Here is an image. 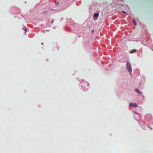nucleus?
I'll use <instances>...</instances> for the list:
<instances>
[{
  "label": "nucleus",
  "mask_w": 153,
  "mask_h": 153,
  "mask_svg": "<svg viewBox=\"0 0 153 153\" xmlns=\"http://www.w3.org/2000/svg\"><path fill=\"white\" fill-rule=\"evenodd\" d=\"M92 32L93 33L94 32V30H92Z\"/></svg>",
  "instance_id": "0eeeda50"
},
{
  "label": "nucleus",
  "mask_w": 153,
  "mask_h": 153,
  "mask_svg": "<svg viewBox=\"0 0 153 153\" xmlns=\"http://www.w3.org/2000/svg\"><path fill=\"white\" fill-rule=\"evenodd\" d=\"M133 22L134 23V25H136V21L134 19L133 20Z\"/></svg>",
  "instance_id": "39448f33"
},
{
  "label": "nucleus",
  "mask_w": 153,
  "mask_h": 153,
  "mask_svg": "<svg viewBox=\"0 0 153 153\" xmlns=\"http://www.w3.org/2000/svg\"><path fill=\"white\" fill-rule=\"evenodd\" d=\"M25 30L26 31H27L26 30V29Z\"/></svg>",
  "instance_id": "f8f14e48"
},
{
  "label": "nucleus",
  "mask_w": 153,
  "mask_h": 153,
  "mask_svg": "<svg viewBox=\"0 0 153 153\" xmlns=\"http://www.w3.org/2000/svg\"><path fill=\"white\" fill-rule=\"evenodd\" d=\"M126 68L127 70L130 73L131 75V74L132 71V69L130 65V63L129 61H127L126 64Z\"/></svg>",
  "instance_id": "f257e3e1"
},
{
  "label": "nucleus",
  "mask_w": 153,
  "mask_h": 153,
  "mask_svg": "<svg viewBox=\"0 0 153 153\" xmlns=\"http://www.w3.org/2000/svg\"><path fill=\"white\" fill-rule=\"evenodd\" d=\"M99 15V14L98 13H95L93 16V17L94 18H97Z\"/></svg>",
  "instance_id": "7ed1b4c3"
},
{
  "label": "nucleus",
  "mask_w": 153,
  "mask_h": 153,
  "mask_svg": "<svg viewBox=\"0 0 153 153\" xmlns=\"http://www.w3.org/2000/svg\"><path fill=\"white\" fill-rule=\"evenodd\" d=\"M129 106L132 107H137V105L136 103L133 102L130 103L129 104Z\"/></svg>",
  "instance_id": "f03ea898"
},
{
  "label": "nucleus",
  "mask_w": 153,
  "mask_h": 153,
  "mask_svg": "<svg viewBox=\"0 0 153 153\" xmlns=\"http://www.w3.org/2000/svg\"><path fill=\"white\" fill-rule=\"evenodd\" d=\"M53 21H54V20H53H53H52V21H51V22H52V23H53Z\"/></svg>",
  "instance_id": "6e6552de"
},
{
  "label": "nucleus",
  "mask_w": 153,
  "mask_h": 153,
  "mask_svg": "<svg viewBox=\"0 0 153 153\" xmlns=\"http://www.w3.org/2000/svg\"><path fill=\"white\" fill-rule=\"evenodd\" d=\"M135 91H136L137 92H138V94H142V93L141 92H140L139 90H138L137 89H136L135 90Z\"/></svg>",
  "instance_id": "20e7f679"
},
{
  "label": "nucleus",
  "mask_w": 153,
  "mask_h": 153,
  "mask_svg": "<svg viewBox=\"0 0 153 153\" xmlns=\"http://www.w3.org/2000/svg\"><path fill=\"white\" fill-rule=\"evenodd\" d=\"M123 12L124 13H126V12L125 11H123Z\"/></svg>",
  "instance_id": "1a4fd4ad"
},
{
  "label": "nucleus",
  "mask_w": 153,
  "mask_h": 153,
  "mask_svg": "<svg viewBox=\"0 0 153 153\" xmlns=\"http://www.w3.org/2000/svg\"><path fill=\"white\" fill-rule=\"evenodd\" d=\"M56 4H58V3H57V2H56Z\"/></svg>",
  "instance_id": "9b49d317"
},
{
  "label": "nucleus",
  "mask_w": 153,
  "mask_h": 153,
  "mask_svg": "<svg viewBox=\"0 0 153 153\" xmlns=\"http://www.w3.org/2000/svg\"><path fill=\"white\" fill-rule=\"evenodd\" d=\"M136 51V50H132L131 52L132 53H133L134 52H135Z\"/></svg>",
  "instance_id": "423d86ee"
},
{
  "label": "nucleus",
  "mask_w": 153,
  "mask_h": 153,
  "mask_svg": "<svg viewBox=\"0 0 153 153\" xmlns=\"http://www.w3.org/2000/svg\"><path fill=\"white\" fill-rule=\"evenodd\" d=\"M56 4H58V3H57V2H56Z\"/></svg>",
  "instance_id": "9d476101"
}]
</instances>
